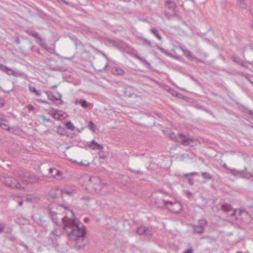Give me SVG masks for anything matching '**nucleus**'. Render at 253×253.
<instances>
[{
    "instance_id": "nucleus-1",
    "label": "nucleus",
    "mask_w": 253,
    "mask_h": 253,
    "mask_svg": "<svg viewBox=\"0 0 253 253\" xmlns=\"http://www.w3.org/2000/svg\"><path fill=\"white\" fill-rule=\"evenodd\" d=\"M61 219L64 229L68 234L69 240L75 242V248L77 250L83 248L85 244L86 231L84 226L79 224L78 220L76 218H69L65 216Z\"/></svg>"
},
{
    "instance_id": "nucleus-2",
    "label": "nucleus",
    "mask_w": 253,
    "mask_h": 253,
    "mask_svg": "<svg viewBox=\"0 0 253 253\" xmlns=\"http://www.w3.org/2000/svg\"><path fill=\"white\" fill-rule=\"evenodd\" d=\"M102 183L99 177L91 176L89 178L86 190L90 193L99 194Z\"/></svg>"
},
{
    "instance_id": "nucleus-3",
    "label": "nucleus",
    "mask_w": 253,
    "mask_h": 253,
    "mask_svg": "<svg viewBox=\"0 0 253 253\" xmlns=\"http://www.w3.org/2000/svg\"><path fill=\"white\" fill-rule=\"evenodd\" d=\"M2 183L7 187L12 189L23 190L25 189L15 178L11 176H4L1 179Z\"/></svg>"
},
{
    "instance_id": "nucleus-4",
    "label": "nucleus",
    "mask_w": 253,
    "mask_h": 253,
    "mask_svg": "<svg viewBox=\"0 0 253 253\" xmlns=\"http://www.w3.org/2000/svg\"><path fill=\"white\" fill-rule=\"evenodd\" d=\"M169 137L178 143H180L183 146L190 145L191 143L195 141L193 138L187 137L182 133H179L178 136L177 137L174 132H171L169 134Z\"/></svg>"
},
{
    "instance_id": "nucleus-5",
    "label": "nucleus",
    "mask_w": 253,
    "mask_h": 253,
    "mask_svg": "<svg viewBox=\"0 0 253 253\" xmlns=\"http://www.w3.org/2000/svg\"><path fill=\"white\" fill-rule=\"evenodd\" d=\"M163 206H167L168 204L170 205V207L168 209L170 211L175 213H179L182 211V206L179 202H172L169 201L162 200Z\"/></svg>"
},
{
    "instance_id": "nucleus-6",
    "label": "nucleus",
    "mask_w": 253,
    "mask_h": 253,
    "mask_svg": "<svg viewBox=\"0 0 253 253\" xmlns=\"http://www.w3.org/2000/svg\"><path fill=\"white\" fill-rule=\"evenodd\" d=\"M18 177L23 182L27 183H36L40 180L39 177L34 174L23 173H19Z\"/></svg>"
},
{
    "instance_id": "nucleus-7",
    "label": "nucleus",
    "mask_w": 253,
    "mask_h": 253,
    "mask_svg": "<svg viewBox=\"0 0 253 253\" xmlns=\"http://www.w3.org/2000/svg\"><path fill=\"white\" fill-rule=\"evenodd\" d=\"M207 224L208 221L206 219L202 218L199 219L197 225H192L194 233L198 234L203 233Z\"/></svg>"
},
{
    "instance_id": "nucleus-8",
    "label": "nucleus",
    "mask_w": 253,
    "mask_h": 253,
    "mask_svg": "<svg viewBox=\"0 0 253 253\" xmlns=\"http://www.w3.org/2000/svg\"><path fill=\"white\" fill-rule=\"evenodd\" d=\"M137 233L139 235H152V231L151 229L148 227L141 226L138 227L136 230Z\"/></svg>"
},
{
    "instance_id": "nucleus-9",
    "label": "nucleus",
    "mask_w": 253,
    "mask_h": 253,
    "mask_svg": "<svg viewBox=\"0 0 253 253\" xmlns=\"http://www.w3.org/2000/svg\"><path fill=\"white\" fill-rule=\"evenodd\" d=\"M108 44L109 46H113L118 49H121L123 47L124 43L122 41L117 40H107Z\"/></svg>"
},
{
    "instance_id": "nucleus-10",
    "label": "nucleus",
    "mask_w": 253,
    "mask_h": 253,
    "mask_svg": "<svg viewBox=\"0 0 253 253\" xmlns=\"http://www.w3.org/2000/svg\"><path fill=\"white\" fill-rule=\"evenodd\" d=\"M112 189V187L111 186L108 185L106 183H102L98 194L106 195L111 192Z\"/></svg>"
},
{
    "instance_id": "nucleus-11",
    "label": "nucleus",
    "mask_w": 253,
    "mask_h": 253,
    "mask_svg": "<svg viewBox=\"0 0 253 253\" xmlns=\"http://www.w3.org/2000/svg\"><path fill=\"white\" fill-rule=\"evenodd\" d=\"M88 147L91 150H99L103 151L104 146L97 143L94 140H92L88 144Z\"/></svg>"
},
{
    "instance_id": "nucleus-12",
    "label": "nucleus",
    "mask_w": 253,
    "mask_h": 253,
    "mask_svg": "<svg viewBox=\"0 0 253 253\" xmlns=\"http://www.w3.org/2000/svg\"><path fill=\"white\" fill-rule=\"evenodd\" d=\"M45 93L47 96L48 99L49 100H51L52 101L60 100L61 101V102H62V100H61L62 95L60 93H58L59 96H58V97H55V96L53 94V93L51 91H45Z\"/></svg>"
},
{
    "instance_id": "nucleus-13",
    "label": "nucleus",
    "mask_w": 253,
    "mask_h": 253,
    "mask_svg": "<svg viewBox=\"0 0 253 253\" xmlns=\"http://www.w3.org/2000/svg\"><path fill=\"white\" fill-rule=\"evenodd\" d=\"M0 70L1 71L6 72L9 75H12L14 77L16 76V73L8 68V67L0 63Z\"/></svg>"
},
{
    "instance_id": "nucleus-14",
    "label": "nucleus",
    "mask_w": 253,
    "mask_h": 253,
    "mask_svg": "<svg viewBox=\"0 0 253 253\" xmlns=\"http://www.w3.org/2000/svg\"><path fill=\"white\" fill-rule=\"evenodd\" d=\"M222 210L226 212H229L230 211H232L233 212L231 214V216H234L237 211V210L233 209L231 206L229 204H223L222 206Z\"/></svg>"
},
{
    "instance_id": "nucleus-15",
    "label": "nucleus",
    "mask_w": 253,
    "mask_h": 253,
    "mask_svg": "<svg viewBox=\"0 0 253 253\" xmlns=\"http://www.w3.org/2000/svg\"><path fill=\"white\" fill-rule=\"evenodd\" d=\"M166 5L168 6V8L174 12L177 8V6L175 2L172 0H167L166 1Z\"/></svg>"
},
{
    "instance_id": "nucleus-16",
    "label": "nucleus",
    "mask_w": 253,
    "mask_h": 253,
    "mask_svg": "<svg viewBox=\"0 0 253 253\" xmlns=\"http://www.w3.org/2000/svg\"><path fill=\"white\" fill-rule=\"evenodd\" d=\"M230 173L236 177H244L245 175V172L243 171L237 170L235 169H229Z\"/></svg>"
},
{
    "instance_id": "nucleus-17",
    "label": "nucleus",
    "mask_w": 253,
    "mask_h": 253,
    "mask_svg": "<svg viewBox=\"0 0 253 253\" xmlns=\"http://www.w3.org/2000/svg\"><path fill=\"white\" fill-rule=\"evenodd\" d=\"M111 71L115 75L122 76L126 74L125 71L120 67H113L112 68Z\"/></svg>"
},
{
    "instance_id": "nucleus-18",
    "label": "nucleus",
    "mask_w": 253,
    "mask_h": 253,
    "mask_svg": "<svg viewBox=\"0 0 253 253\" xmlns=\"http://www.w3.org/2000/svg\"><path fill=\"white\" fill-rule=\"evenodd\" d=\"M57 191L60 192L61 195L65 194L70 196H72L75 193L74 190H67L66 189L58 188Z\"/></svg>"
},
{
    "instance_id": "nucleus-19",
    "label": "nucleus",
    "mask_w": 253,
    "mask_h": 253,
    "mask_svg": "<svg viewBox=\"0 0 253 253\" xmlns=\"http://www.w3.org/2000/svg\"><path fill=\"white\" fill-rule=\"evenodd\" d=\"M48 213L49 216L51 218L53 221L56 224H57L58 223V218L57 217H54V216H55L57 215V212L53 210V208H49L48 209Z\"/></svg>"
},
{
    "instance_id": "nucleus-20",
    "label": "nucleus",
    "mask_w": 253,
    "mask_h": 253,
    "mask_svg": "<svg viewBox=\"0 0 253 253\" xmlns=\"http://www.w3.org/2000/svg\"><path fill=\"white\" fill-rule=\"evenodd\" d=\"M52 117L56 120H59L64 119V115L60 110H56L52 113Z\"/></svg>"
},
{
    "instance_id": "nucleus-21",
    "label": "nucleus",
    "mask_w": 253,
    "mask_h": 253,
    "mask_svg": "<svg viewBox=\"0 0 253 253\" xmlns=\"http://www.w3.org/2000/svg\"><path fill=\"white\" fill-rule=\"evenodd\" d=\"M26 33L31 36L37 38L40 41H42V39L39 34L35 31L32 30H27Z\"/></svg>"
},
{
    "instance_id": "nucleus-22",
    "label": "nucleus",
    "mask_w": 253,
    "mask_h": 253,
    "mask_svg": "<svg viewBox=\"0 0 253 253\" xmlns=\"http://www.w3.org/2000/svg\"><path fill=\"white\" fill-rule=\"evenodd\" d=\"M49 172L51 176L55 177L56 175H60L61 172L59 170L55 168H50L49 169Z\"/></svg>"
},
{
    "instance_id": "nucleus-23",
    "label": "nucleus",
    "mask_w": 253,
    "mask_h": 253,
    "mask_svg": "<svg viewBox=\"0 0 253 253\" xmlns=\"http://www.w3.org/2000/svg\"><path fill=\"white\" fill-rule=\"evenodd\" d=\"M88 128L93 131L94 132H96L98 129L97 127V126L95 125L93 122L91 121H90L88 124Z\"/></svg>"
},
{
    "instance_id": "nucleus-24",
    "label": "nucleus",
    "mask_w": 253,
    "mask_h": 253,
    "mask_svg": "<svg viewBox=\"0 0 253 253\" xmlns=\"http://www.w3.org/2000/svg\"><path fill=\"white\" fill-rule=\"evenodd\" d=\"M150 31L159 41H161L162 40V36L159 34V31L157 29L152 28L151 29Z\"/></svg>"
},
{
    "instance_id": "nucleus-25",
    "label": "nucleus",
    "mask_w": 253,
    "mask_h": 253,
    "mask_svg": "<svg viewBox=\"0 0 253 253\" xmlns=\"http://www.w3.org/2000/svg\"><path fill=\"white\" fill-rule=\"evenodd\" d=\"M58 189V188L50 191L49 193V195L51 197H52V198H56L58 197L59 195H61L60 192L57 191Z\"/></svg>"
},
{
    "instance_id": "nucleus-26",
    "label": "nucleus",
    "mask_w": 253,
    "mask_h": 253,
    "mask_svg": "<svg viewBox=\"0 0 253 253\" xmlns=\"http://www.w3.org/2000/svg\"><path fill=\"white\" fill-rule=\"evenodd\" d=\"M157 49H159L162 53L165 54V55L171 57L172 56V55L171 53L169 52V51L165 50L164 48L159 46H157Z\"/></svg>"
},
{
    "instance_id": "nucleus-27",
    "label": "nucleus",
    "mask_w": 253,
    "mask_h": 253,
    "mask_svg": "<svg viewBox=\"0 0 253 253\" xmlns=\"http://www.w3.org/2000/svg\"><path fill=\"white\" fill-rule=\"evenodd\" d=\"M245 0H238V3L239 6L242 9H245L247 6V4L245 2Z\"/></svg>"
},
{
    "instance_id": "nucleus-28",
    "label": "nucleus",
    "mask_w": 253,
    "mask_h": 253,
    "mask_svg": "<svg viewBox=\"0 0 253 253\" xmlns=\"http://www.w3.org/2000/svg\"><path fill=\"white\" fill-rule=\"evenodd\" d=\"M201 175L202 176V177L204 178V179H211L212 178V176L211 175V174L209 173V172H203L201 173Z\"/></svg>"
},
{
    "instance_id": "nucleus-29",
    "label": "nucleus",
    "mask_w": 253,
    "mask_h": 253,
    "mask_svg": "<svg viewBox=\"0 0 253 253\" xmlns=\"http://www.w3.org/2000/svg\"><path fill=\"white\" fill-rule=\"evenodd\" d=\"M52 69L53 71L61 72H65L66 71V69L64 67L57 66L53 67Z\"/></svg>"
},
{
    "instance_id": "nucleus-30",
    "label": "nucleus",
    "mask_w": 253,
    "mask_h": 253,
    "mask_svg": "<svg viewBox=\"0 0 253 253\" xmlns=\"http://www.w3.org/2000/svg\"><path fill=\"white\" fill-rule=\"evenodd\" d=\"M65 126L66 127L71 130H73L75 129V126L71 122H68L66 123Z\"/></svg>"
},
{
    "instance_id": "nucleus-31",
    "label": "nucleus",
    "mask_w": 253,
    "mask_h": 253,
    "mask_svg": "<svg viewBox=\"0 0 253 253\" xmlns=\"http://www.w3.org/2000/svg\"><path fill=\"white\" fill-rule=\"evenodd\" d=\"M79 103L84 108H86L88 106V103L84 99L80 100L79 101Z\"/></svg>"
},
{
    "instance_id": "nucleus-32",
    "label": "nucleus",
    "mask_w": 253,
    "mask_h": 253,
    "mask_svg": "<svg viewBox=\"0 0 253 253\" xmlns=\"http://www.w3.org/2000/svg\"><path fill=\"white\" fill-rule=\"evenodd\" d=\"M184 55L188 58L191 59L193 57L191 52L188 50H183Z\"/></svg>"
},
{
    "instance_id": "nucleus-33",
    "label": "nucleus",
    "mask_w": 253,
    "mask_h": 253,
    "mask_svg": "<svg viewBox=\"0 0 253 253\" xmlns=\"http://www.w3.org/2000/svg\"><path fill=\"white\" fill-rule=\"evenodd\" d=\"M29 90L31 92H34L38 96H40L41 95V92L40 91L37 90L36 88L34 86H30Z\"/></svg>"
},
{
    "instance_id": "nucleus-34",
    "label": "nucleus",
    "mask_w": 253,
    "mask_h": 253,
    "mask_svg": "<svg viewBox=\"0 0 253 253\" xmlns=\"http://www.w3.org/2000/svg\"><path fill=\"white\" fill-rule=\"evenodd\" d=\"M172 16H173V17H175L178 20H180V21L182 20V17L180 15H179L177 13L176 10H175L173 12Z\"/></svg>"
},
{
    "instance_id": "nucleus-35",
    "label": "nucleus",
    "mask_w": 253,
    "mask_h": 253,
    "mask_svg": "<svg viewBox=\"0 0 253 253\" xmlns=\"http://www.w3.org/2000/svg\"><path fill=\"white\" fill-rule=\"evenodd\" d=\"M142 40L143 41L144 44H146L147 46L149 47L151 46L152 43L150 41L145 38H143Z\"/></svg>"
},
{
    "instance_id": "nucleus-36",
    "label": "nucleus",
    "mask_w": 253,
    "mask_h": 253,
    "mask_svg": "<svg viewBox=\"0 0 253 253\" xmlns=\"http://www.w3.org/2000/svg\"><path fill=\"white\" fill-rule=\"evenodd\" d=\"M0 127L5 130H9L10 129L6 124L1 122H0Z\"/></svg>"
},
{
    "instance_id": "nucleus-37",
    "label": "nucleus",
    "mask_w": 253,
    "mask_h": 253,
    "mask_svg": "<svg viewBox=\"0 0 253 253\" xmlns=\"http://www.w3.org/2000/svg\"><path fill=\"white\" fill-rule=\"evenodd\" d=\"M129 170L132 173H135L139 174H143V172L141 170H134L132 169L129 168Z\"/></svg>"
},
{
    "instance_id": "nucleus-38",
    "label": "nucleus",
    "mask_w": 253,
    "mask_h": 253,
    "mask_svg": "<svg viewBox=\"0 0 253 253\" xmlns=\"http://www.w3.org/2000/svg\"><path fill=\"white\" fill-rule=\"evenodd\" d=\"M164 89L165 90L168 91L169 92H170V91L175 92V90L171 88L170 87H169V86H168L167 85H164Z\"/></svg>"
},
{
    "instance_id": "nucleus-39",
    "label": "nucleus",
    "mask_w": 253,
    "mask_h": 253,
    "mask_svg": "<svg viewBox=\"0 0 253 253\" xmlns=\"http://www.w3.org/2000/svg\"><path fill=\"white\" fill-rule=\"evenodd\" d=\"M164 14L166 16V17L168 19H171V18H173V16H172V14H170L169 12H167V11H165V13H164Z\"/></svg>"
},
{
    "instance_id": "nucleus-40",
    "label": "nucleus",
    "mask_w": 253,
    "mask_h": 253,
    "mask_svg": "<svg viewBox=\"0 0 253 253\" xmlns=\"http://www.w3.org/2000/svg\"><path fill=\"white\" fill-rule=\"evenodd\" d=\"M5 227V224L3 222H1L0 221V233L3 232Z\"/></svg>"
},
{
    "instance_id": "nucleus-41",
    "label": "nucleus",
    "mask_w": 253,
    "mask_h": 253,
    "mask_svg": "<svg viewBox=\"0 0 253 253\" xmlns=\"http://www.w3.org/2000/svg\"><path fill=\"white\" fill-rule=\"evenodd\" d=\"M81 200L88 203L90 201V198L88 196H84L81 198Z\"/></svg>"
},
{
    "instance_id": "nucleus-42",
    "label": "nucleus",
    "mask_w": 253,
    "mask_h": 253,
    "mask_svg": "<svg viewBox=\"0 0 253 253\" xmlns=\"http://www.w3.org/2000/svg\"><path fill=\"white\" fill-rule=\"evenodd\" d=\"M43 122H50V119L49 118H47L45 116H42V117Z\"/></svg>"
},
{
    "instance_id": "nucleus-43",
    "label": "nucleus",
    "mask_w": 253,
    "mask_h": 253,
    "mask_svg": "<svg viewBox=\"0 0 253 253\" xmlns=\"http://www.w3.org/2000/svg\"><path fill=\"white\" fill-rule=\"evenodd\" d=\"M12 198L14 200H15L16 202H18L17 199L21 198L22 197L21 196L18 195H12Z\"/></svg>"
},
{
    "instance_id": "nucleus-44",
    "label": "nucleus",
    "mask_w": 253,
    "mask_h": 253,
    "mask_svg": "<svg viewBox=\"0 0 253 253\" xmlns=\"http://www.w3.org/2000/svg\"><path fill=\"white\" fill-rule=\"evenodd\" d=\"M108 62H107L106 63V64H105V65L104 66V67L102 69H99V70H97V71H98V72H103V71L107 69V68L108 67Z\"/></svg>"
},
{
    "instance_id": "nucleus-45",
    "label": "nucleus",
    "mask_w": 253,
    "mask_h": 253,
    "mask_svg": "<svg viewBox=\"0 0 253 253\" xmlns=\"http://www.w3.org/2000/svg\"><path fill=\"white\" fill-rule=\"evenodd\" d=\"M40 45L44 49L48 50L49 49L47 44L45 43H41Z\"/></svg>"
},
{
    "instance_id": "nucleus-46",
    "label": "nucleus",
    "mask_w": 253,
    "mask_h": 253,
    "mask_svg": "<svg viewBox=\"0 0 253 253\" xmlns=\"http://www.w3.org/2000/svg\"><path fill=\"white\" fill-rule=\"evenodd\" d=\"M239 215H241L242 214H245L246 215L249 214L248 212L246 210H240L239 213Z\"/></svg>"
},
{
    "instance_id": "nucleus-47",
    "label": "nucleus",
    "mask_w": 253,
    "mask_h": 253,
    "mask_svg": "<svg viewBox=\"0 0 253 253\" xmlns=\"http://www.w3.org/2000/svg\"><path fill=\"white\" fill-rule=\"evenodd\" d=\"M58 2H63L67 5H70V3L65 0H57Z\"/></svg>"
},
{
    "instance_id": "nucleus-48",
    "label": "nucleus",
    "mask_w": 253,
    "mask_h": 253,
    "mask_svg": "<svg viewBox=\"0 0 253 253\" xmlns=\"http://www.w3.org/2000/svg\"><path fill=\"white\" fill-rule=\"evenodd\" d=\"M233 60L236 63H240V59L235 56H233Z\"/></svg>"
},
{
    "instance_id": "nucleus-49",
    "label": "nucleus",
    "mask_w": 253,
    "mask_h": 253,
    "mask_svg": "<svg viewBox=\"0 0 253 253\" xmlns=\"http://www.w3.org/2000/svg\"><path fill=\"white\" fill-rule=\"evenodd\" d=\"M37 101H38V102H39L40 103H43V104H48V103L47 102V101H46L44 100L41 99H39L37 100Z\"/></svg>"
},
{
    "instance_id": "nucleus-50",
    "label": "nucleus",
    "mask_w": 253,
    "mask_h": 253,
    "mask_svg": "<svg viewBox=\"0 0 253 253\" xmlns=\"http://www.w3.org/2000/svg\"><path fill=\"white\" fill-rule=\"evenodd\" d=\"M27 108L29 110V111H32L34 109V107L32 105L29 104L27 105Z\"/></svg>"
},
{
    "instance_id": "nucleus-51",
    "label": "nucleus",
    "mask_w": 253,
    "mask_h": 253,
    "mask_svg": "<svg viewBox=\"0 0 253 253\" xmlns=\"http://www.w3.org/2000/svg\"><path fill=\"white\" fill-rule=\"evenodd\" d=\"M8 238L9 240L12 241H15L16 240V238L14 236H9L8 237Z\"/></svg>"
},
{
    "instance_id": "nucleus-52",
    "label": "nucleus",
    "mask_w": 253,
    "mask_h": 253,
    "mask_svg": "<svg viewBox=\"0 0 253 253\" xmlns=\"http://www.w3.org/2000/svg\"><path fill=\"white\" fill-rule=\"evenodd\" d=\"M185 253H193V250L191 248L188 249L187 250L184 251Z\"/></svg>"
},
{
    "instance_id": "nucleus-53",
    "label": "nucleus",
    "mask_w": 253,
    "mask_h": 253,
    "mask_svg": "<svg viewBox=\"0 0 253 253\" xmlns=\"http://www.w3.org/2000/svg\"><path fill=\"white\" fill-rule=\"evenodd\" d=\"M188 183H189L190 185L192 186V185H194V183L193 180L191 178H189V179H188Z\"/></svg>"
},
{
    "instance_id": "nucleus-54",
    "label": "nucleus",
    "mask_w": 253,
    "mask_h": 253,
    "mask_svg": "<svg viewBox=\"0 0 253 253\" xmlns=\"http://www.w3.org/2000/svg\"><path fill=\"white\" fill-rule=\"evenodd\" d=\"M248 112L250 115L251 117L253 119V110H248Z\"/></svg>"
},
{
    "instance_id": "nucleus-55",
    "label": "nucleus",
    "mask_w": 253,
    "mask_h": 253,
    "mask_svg": "<svg viewBox=\"0 0 253 253\" xmlns=\"http://www.w3.org/2000/svg\"><path fill=\"white\" fill-rule=\"evenodd\" d=\"M15 41L16 42V43L17 44H20V40L19 38L17 37L15 40Z\"/></svg>"
},
{
    "instance_id": "nucleus-56",
    "label": "nucleus",
    "mask_w": 253,
    "mask_h": 253,
    "mask_svg": "<svg viewBox=\"0 0 253 253\" xmlns=\"http://www.w3.org/2000/svg\"><path fill=\"white\" fill-rule=\"evenodd\" d=\"M197 174H198V173L197 172H192L188 173V174L189 175V176H193V175H197Z\"/></svg>"
},
{
    "instance_id": "nucleus-57",
    "label": "nucleus",
    "mask_w": 253,
    "mask_h": 253,
    "mask_svg": "<svg viewBox=\"0 0 253 253\" xmlns=\"http://www.w3.org/2000/svg\"><path fill=\"white\" fill-rule=\"evenodd\" d=\"M23 205V201L21 200L20 201L18 202L19 206L22 207Z\"/></svg>"
},
{
    "instance_id": "nucleus-58",
    "label": "nucleus",
    "mask_w": 253,
    "mask_h": 253,
    "mask_svg": "<svg viewBox=\"0 0 253 253\" xmlns=\"http://www.w3.org/2000/svg\"><path fill=\"white\" fill-rule=\"evenodd\" d=\"M223 167L224 168L226 169H228V170H229V169H230V168H229L227 167V165H226L225 163H224V164L223 165Z\"/></svg>"
},
{
    "instance_id": "nucleus-59",
    "label": "nucleus",
    "mask_w": 253,
    "mask_h": 253,
    "mask_svg": "<svg viewBox=\"0 0 253 253\" xmlns=\"http://www.w3.org/2000/svg\"><path fill=\"white\" fill-rule=\"evenodd\" d=\"M173 96H176V94H177V92L175 91V92H172V91H170L169 92Z\"/></svg>"
},
{
    "instance_id": "nucleus-60",
    "label": "nucleus",
    "mask_w": 253,
    "mask_h": 253,
    "mask_svg": "<svg viewBox=\"0 0 253 253\" xmlns=\"http://www.w3.org/2000/svg\"><path fill=\"white\" fill-rule=\"evenodd\" d=\"M69 211L71 212V213L72 214V215L73 216H75L74 213V212H73V211L72 210H69Z\"/></svg>"
},
{
    "instance_id": "nucleus-61",
    "label": "nucleus",
    "mask_w": 253,
    "mask_h": 253,
    "mask_svg": "<svg viewBox=\"0 0 253 253\" xmlns=\"http://www.w3.org/2000/svg\"><path fill=\"white\" fill-rule=\"evenodd\" d=\"M57 85H54L52 86L51 88L52 89H55L56 88H57Z\"/></svg>"
},
{
    "instance_id": "nucleus-62",
    "label": "nucleus",
    "mask_w": 253,
    "mask_h": 253,
    "mask_svg": "<svg viewBox=\"0 0 253 253\" xmlns=\"http://www.w3.org/2000/svg\"><path fill=\"white\" fill-rule=\"evenodd\" d=\"M248 174L249 175H250L251 177H253V173L249 172V173H248Z\"/></svg>"
},
{
    "instance_id": "nucleus-63",
    "label": "nucleus",
    "mask_w": 253,
    "mask_h": 253,
    "mask_svg": "<svg viewBox=\"0 0 253 253\" xmlns=\"http://www.w3.org/2000/svg\"><path fill=\"white\" fill-rule=\"evenodd\" d=\"M61 207H63V208H64V209H65V210H67V209H68V207H66V206H64L63 205H61Z\"/></svg>"
},
{
    "instance_id": "nucleus-64",
    "label": "nucleus",
    "mask_w": 253,
    "mask_h": 253,
    "mask_svg": "<svg viewBox=\"0 0 253 253\" xmlns=\"http://www.w3.org/2000/svg\"><path fill=\"white\" fill-rule=\"evenodd\" d=\"M102 55H103L105 58H106L107 59V60H108V58H107V56H106L104 53H102Z\"/></svg>"
}]
</instances>
